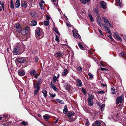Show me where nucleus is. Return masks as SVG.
<instances>
[{"label":"nucleus","mask_w":126,"mask_h":126,"mask_svg":"<svg viewBox=\"0 0 126 126\" xmlns=\"http://www.w3.org/2000/svg\"><path fill=\"white\" fill-rule=\"evenodd\" d=\"M42 82L41 77H39L38 79V81L33 84L34 90V96H36L39 90L40 87V85Z\"/></svg>","instance_id":"obj_1"},{"label":"nucleus","mask_w":126,"mask_h":126,"mask_svg":"<svg viewBox=\"0 0 126 126\" xmlns=\"http://www.w3.org/2000/svg\"><path fill=\"white\" fill-rule=\"evenodd\" d=\"M75 114V113L71 112H69L68 113L67 116L69 119L70 122H72L75 120V119L73 118V116Z\"/></svg>","instance_id":"obj_2"},{"label":"nucleus","mask_w":126,"mask_h":126,"mask_svg":"<svg viewBox=\"0 0 126 126\" xmlns=\"http://www.w3.org/2000/svg\"><path fill=\"white\" fill-rule=\"evenodd\" d=\"M29 30V28L28 26H26L25 29L22 30H21L20 32L21 34L23 35H25L28 32Z\"/></svg>","instance_id":"obj_3"},{"label":"nucleus","mask_w":126,"mask_h":126,"mask_svg":"<svg viewBox=\"0 0 126 126\" xmlns=\"http://www.w3.org/2000/svg\"><path fill=\"white\" fill-rule=\"evenodd\" d=\"M20 47L17 46H16L15 48H14L13 50V53L15 55H18L20 54L19 51L20 50Z\"/></svg>","instance_id":"obj_4"},{"label":"nucleus","mask_w":126,"mask_h":126,"mask_svg":"<svg viewBox=\"0 0 126 126\" xmlns=\"http://www.w3.org/2000/svg\"><path fill=\"white\" fill-rule=\"evenodd\" d=\"M113 35L115 38L116 39L117 41H119L121 42L122 41V39L121 37L117 33L115 32H113Z\"/></svg>","instance_id":"obj_5"},{"label":"nucleus","mask_w":126,"mask_h":126,"mask_svg":"<svg viewBox=\"0 0 126 126\" xmlns=\"http://www.w3.org/2000/svg\"><path fill=\"white\" fill-rule=\"evenodd\" d=\"M14 27H16V30L17 32L19 33H20L21 30V28L19 24L18 23L17 24L15 25Z\"/></svg>","instance_id":"obj_6"},{"label":"nucleus","mask_w":126,"mask_h":126,"mask_svg":"<svg viewBox=\"0 0 126 126\" xmlns=\"http://www.w3.org/2000/svg\"><path fill=\"white\" fill-rule=\"evenodd\" d=\"M100 5L101 7L104 9H105L107 8L106 3L104 1H102L100 2Z\"/></svg>","instance_id":"obj_7"},{"label":"nucleus","mask_w":126,"mask_h":126,"mask_svg":"<svg viewBox=\"0 0 126 126\" xmlns=\"http://www.w3.org/2000/svg\"><path fill=\"white\" fill-rule=\"evenodd\" d=\"M16 60L20 63H24L25 62V60L22 58L18 57L16 59Z\"/></svg>","instance_id":"obj_8"},{"label":"nucleus","mask_w":126,"mask_h":126,"mask_svg":"<svg viewBox=\"0 0 126 126\" xmlns=\"http://www.w3.org/2000/svg\"><path fill=\"white\" fill-rule=\"evenodd\" d=\"M122 102V97L120 96L116 99V104L118 105L120 103H121Z\"/></svg>","instance_id":"obj_9"},{"label":"nucleus","mask_w":126,"mask_h":126,"mask_svg":"<svg viewBox=\"0 0 126 126\" xmlns=\"http://www.w3.org/2000/svg\"><path fill=\"white\" fill-rule=\"evenodd\" d=\"M101 122L99 121H95L92 126H101Z\"/></svg>","instance_id":"obj_10"},{"label":"nucleus","mask_w":126,"mask_h":126,"mask_svg":"<svg viewBox=\"0 0 126 126\" xmlns=\"http://www.w3.org/2000/svg\"><path fill=\"white\" fill-rule=\"evenodd\" d=\"M45 2L43 0L39 2V6L41 9L44 10L45 9L44 6Z\"/></svg>","instance_id":"obj_11"},{"label":"nucleus","mask_w":126,"mask_h":126,"mask_svg":"<svg viewBox=\"0 0 126 126\" xmlns=\"http://www.w3.org/2000/svg\"><path fill=\"white\" fill-rule=\"evenodd\" d=\"M25 73L24 71L23 70H19L18 72V75L20 76H24L25 75Z\"/></svg>","instance_id":"obj_12"},{"label":"nucleus","mask_w":126,"mask_h":126,"mask_svg":"<svg viewBox=\"0 0 126 126\" xmlns=\"http://www.w3.org/2000/svg\"><path fill=\"white\" fill-rule=\"evenodd\" d=\"M76 82L77 83V85L79 87H81L82 84L81 80L79 79H77L76 80Z\"/></svg>","instance_id":"obj_13"},{"label":"nucleus","mask_w":126,"mask_h":126,"mask_svg":"<svg viewBox=\"0 0 126 126\" xmlns=\"http://www.w3.org/2000/svg\"><path fill=\"white\" fill-rule=\"evenodd\" d=\"M102 19L105 23L107 25L110 22L109 20L106 17L103 16L102 17Z\"/></svg>","instance_id":"obj_14"},{"label":"nucleus","mask_w":126,"mask_h":126,"mask_svg":"<svg viewBox=\"0 0 126 126\" xmlns=\"http://www.w3.org/2000/svg\"><path fill=\"white\" fill-rule=\"evenodd\" d=\"M104 28L105 29L106 31L108 33L111 34V31L108 27L105 25L104 26Z\"/></svg>","instance_id":"obj_15"},{"label":"nucleus","mask_w":126,"mask_h":126,"mask_svg":"<svg viewBox=\"0 0 126 126\" xmlns=\"http://www.w3.org/2000/svg\"><path fill=\"white\" fill-rule=\"evenodd\" d=\"M97 22L98 25L101 27L104 26L105 25L104 24H102V21L101 19H98L97 20Z\"/></svg>","instance_id":"obj_16"},{"label":"nucleus","mask_w":126,"mask_h":126,"mask_svg":"<svg viewBox=\"0 0 126 126\" xmlns=\"http://www.w3.org/2000/svg\"><path fill=\"white\" fill-rule=\"evenodd\" d=\"M50 84L51 88L54 91H58V89L55 87V86L52 83L51 81V82Z\"/></svg>","instance_id":"obj_17"},{"label":"nucleus","mask_w":126,"mask_h":126,"mask_svg":"<svg viewBox=\"0 0 126 126\" xmlns=\"http://www.w3.org/2000/svg\"><path fill=\"white\" fill-rule=\"evenodd\" d=\"M21 7L25 8L27 7V6L26 1H24L22 2L21 3Z\"/></svg>","instance_id":"obj_18"},{"label":"nucleus","mask_w":126,"mask_h":126,"mask_svg":"<svg viewBox=\"0 0 126 126\" xmlns=\"http://www.w3.org/2000/svg\"><path fill=\"white\" fill-rule=\"evenodd\" d=\"M68 72V70L66 69H64L62 73V75L63 76H65L67 74Z\"/></svg>","instance_id":"obj_19"},{"label":"nucleus","mask_w":126,"mask_h":126,"mask_svg":"<svg viewBox=\"0 0 126 126\" xmlns=\"http://www.w3.org/2000/svg\"><path fill=\"white\" fill-rule=\"evenodd\" d=\"M36 33L38 36H40L41 34V32L40 31V30L39 28H37L36 29Z\"/></svg>","instance_id":"obj_20"},{"label":"nucleus","mask_w":126,"mask_h":126,"mask_svg":"<svg viewBox=\"0 0 126 126\" xmlns=\"http://www.w3.org/2000/svg\"><path fill=\"white\" fill-rule=\"evenodd\" d=\"M20 4V0H17L15 3L16 7L17 8H18Z\"/></svg>","instance_id":"obj_21"},{"label":"nucleus","mask_w":126,"mask_h":126,"mask_svg":"<svg viewBox=\"0 0 126 126\" xmlns=\"http://www.w3.org/2000/svg\"><path fill=\"white\" fill-rule=\"evenodd\" d=\"M57 56V57H62L63 54L60 52H57L56 53Z\"/></svg>","instance_id":"obj_22"},{"label":"nucleus","mask_w":126,"mask_h":126,"mask_svg":"<svg viewBox=\"0 0 126 126\" xmlns=\"http://www.w3.org/2000/svg\"><path fill=\"white\" fill-rule=\"evenodd\" d=\"M42 93L44 94V96L45 97H46L47 95V91L45 90L44 89L42 90Z\"/></svg>","instance_id":"obj_23"},{"label":"nucleus","mask_w":126,"mask_h":126,"mask_svg":"<svg viewBox=\"0 0 126 126\" xmlns=\"http://www.w3.org/2000/svg\"><path fill=\"white\" fill-rule=\"evenodd\" d=\"M88 94L89 95V97L88 98V100H92L94 98V96L90 94Z\"/></svg>","instance_id":"obj_24"},{"label":"nucleus","mask_w":126,"mask_h":126,"mask_svg":"<svg viewBox=\"0 0 126 126\" xmlns=\"http://www.w3.org/2000/svg\"><path fill=\"white\" fill-rule=\"evenodd\" d=\"M68 111L67 106L65 105V106L64 108L63 109V113L65 114H66L67 113Z\"/></svg>","instance_id":"obj_25"},{"label":"nucleus","mask_w":126,"mask_h":126,"mask_svg":"<svg viewBox=\"0 0 126 126\" xmlns=\"http://www.w3.org/2000/svg\"><path fill=\"white\" fill-rule=\"evenodd\" d=\"M36 71L35 70H33L32 71H31L30 72V73L31 75L32 76H33L36 73Z\"/></svg>","instance_id":"obj_26"},{"label":"nucleus","mask_w":126,"mask_h":126,"mask_svg":"<svg viewBox=\"0 0 126 126\" xmlns=\"http://www.w3.org/2000/svg\"><path fill=\"white\" fill-rule=\"evenodd\" d=\"M49 118V116L48 115H46L44 116V118L46 121H47Z\"/></svg>","instance_id":"obj_27"},{"label":"nucleus","mask_w":126,"mask_h":126,"mask_svg":"<svg viewBox=\"0 0 126 126\" xmlns=\"http://www.w3.org/2000/svg\"><path fill=\"white\" fill-rule=\"evenodd\" d=\"M57 78L56 77L55 75H54L53 79V83H55L57 80Z\"/></svg>","instance_id":"obj_28"},{"label":"nucleus","mask_w":126,"mask_h":126,"mask_svg":"<svg viewBox=\"0 0 126 126\" xmlns=\"http://www.w3.org/2000/svg\"><path fill=\"white\" fill-rule=\"evenodd\" d=\"M94 12L95 14L97 16H99L100 15L99 14L98 11L97 9H95L94 10Z\"/></svg>","instance_id":"obj_29"},{"label":"nucleus","mask_w":126,"mask_h":126,"mask_svg":"<svg viewBox=\"0 0 126 126\" xmlns=\"http://www.w3.org/2000/svg\"><path fill=\"white\" fill-rule=\"evenodd\" d=\"M90 0H80V1L82 3L85 4L86 2H89Z\"/></svg>","instance_id":"obj_30"},{"label":"nucleus","mask_w":126,"mask_h":126,"mask_svg":"<svg viewBox=\"0 0 126 126\" xmlns=\"http://www.w3.org/2000/svg\"><path fill=\"white\" fill-rule=\"evenodd\" d=\"M13 0H11L10 3V7L12 9L14 8V6L13 4Z\"/></svg>","instance_id":"obj_31"},{"label":"nucleus","mask_w":126,"mask_h":126,"mask_svg":"<svg viewBox=\"0 0 126 126\" xmlns=\"http://www.w3.org/2000/svg\"><path fill=\"white\" fill-rule=\"evenodd\" d=\"M88 104L90 106H91L93 105V102L92 101V100H88Z\"/></svg>","instance_id":"obj_32"},{"label":"nucleus","mask_w":126,"mask_h":126,"mask_svg":"<svg viewBox=\"0 0 126 126\" xmlns=\"http://www.w3.org/2000/svg\"><path fill=\"white\" fill-rule=\"evenodd\" d=\"M70 85L67 84L65 87V89L66 90L69 91L70 90Z\"/></svg>","instance_id":"obj_33"},{"label":"nucleus","mask_w":126,"mask_h":126,"mask_svg":"<svg viewBox=\"0 0 126 126\" xmlns=\"http://www.w3.org/2000/svg\"><path fill=\"white\" fill-rule=\"evenodd\" d=\"M88 76H89V79L90 80L92 79V78L93 77V75L92 74L90 73H89L88 74Z\"/></svg>","instance_id":"obj_34"},{"label":"nucleus","mask_w":126,"mask_h":126,"mask_svg":"<svg viewBox=\"0 0 126 126\" xmlns=\"http://www.w3.org/2000/svg\"><path fill=\"white\" fill-rule=\"evenodd\" d=\"M78 46L82 50H85V48L83 47L81 45V44L80 43H79L78 44Z\"/></svg>","instance_id":"obj_35"},{"label":"nucleus","mask_w":126,"mask_h":126,"mask_svg":"<svg viewBox=\"0 0 126 126\" xmlns=\"http://www.w3.org/2000/svg\"><path fill=\"white\" fill-rule=\"evenodd\" d=\"M88 16L90 18V19L91 22H93L94 21L92 15H88Z\"/></svg>","instance_id":"obj_36"},{"label":"nucleus","mask_w":126,"mask_h":126,"mask_svg":"<svg viewBox=\"0 0 126 126\" xmlns=\"http://www.w3.org/2000/svg\"><path fill=\"white\" fill-rule=\"evenodd\" d=\"M20 124H21L22 125H27L28 124V123L27 121L25 122V121H23L22 122L20 123Z\"/></svg>","instance_id":"obj_37"},{"label":"nucleus","mask_w":126,"mask_h":126,"mask_svg":"<svg viewBox=\"0 0 126 126\" xmlns=\"http://www.w3.org/2000/svg\"><path fill=\"white\" fill-rule=\"evenodd\" d=\"M49 21H44V24L45 26H48L49 24Z\"/></svg>","instance_id":"obj_38"},{"label":"nucleus","mask_w":126,"mask_h":126,"mask_svg":"<svg viewBox=\"0 0 126 126\" xmlns=\"http://www.w3.org/2000/svg\"><path fill=\"white\" fill-rule=\"evenodd\" d=\"M56 100L59 103L61 104H63L64 103L63 102L62 100L59 99H56Z\"/></svg>","instance_id":"obj_39"},{"label":"nucleus","mask_w":126,"mask_h":126,"mask_svg":"<svg viewBox=\"0 0 126 126\" xmlns=\"http://www.w3.org/2000/svg\"><path fill=\"white\" fill-rule=\"evenodd\" d=\"M0 4L2 6L3 10H4V2L2 1L0 2Z\"/></svg>","instance_id":"obj_40"},{"label":"nucleus","mask_w":126,"mask_h":126,"mask_svg":"<svg viewBox=\"0 0 126 126\" xmlns=\"http://www.w3.org/2000/svg\"><path fill=\"white\" fill-rule=\"evenodd\" d=\"M105 105L104 104H103L100 107L101 110V111H102L104 110L105 107Z\"/></svg>","instance_id":"obj_41"},{"label":"nucleus","mask_w":126,"mask_h":126,"mask_svg":"<svg viewBox=\"0 0 126 126\" xmlns=\"http://www.w3.org/2000/svg\"><path fill=\"white\" fill-rule=\"evenodd\" d=\"M116 2L117 3H118V4L119 6L121 7V3L120 1V0H116Z\"/></svg>","instance_id":"obj_42"},{"label":"nucleus","mask_w":126,"mask_h":126,"mask_svg":"<svg viewBox=\"0 0 126 126\" xmlns=\"http://www.w3.org/2000/svg\"><path fill=\"white\" fill-rule=\"evenodd\" d=\"M82 70V68L80 66H79L78 67V70L79 72H81Z\"/></svg>","instance_id":"obj_43"},{"label":"nucleus","mask_w":126,"mask_h":126,"mask_svg":"<svg viewBox=\"0 0 126 126\" xmlns=\"http://www.w3.org/2000/svg\"><path fill=\"white\" fill-rule=\"evenodd\" d=\"M97 93L98 94H103L105 93V92L104 91H98Z\"/></svg>","instance_id":"obj_44"},{"label":"nucleus","mask_w":126,"mask_h":126,"mask_svg":"<svg viewBox=\"0 0 126 126\" xmlns=\"http://www.w3.org/2000/svg\"><path fill=\"white\" fill-rule=\"evenodd\" d=\"M111 91L112 94H115V92L114 87L111 88Z\"/></svg>","instance_id":"obj_45"},{"label":"nucleus","mask_w":126,"mask_h":126,"mask_svg":"<svg viewBox=\"0 0 126 126\" xmlns=\"http://www.w3.org/2000/svg\"><path fill=\"white\" fill-rule=\"evenodd\" d=\"M55 40H56V41H57V42L58 43L59 42V40L58 36L57 35H56V38L55 39Z\"/></svg>","instance_id":"obj_46"},{"label":"nucleus","mask_w":126,"mask_h":126,"mask_svg":"<svg viewBox=\"0 0 126 126\" xmlns=\"http://www.w3.org/2000/svg\"><path fill=\"white\" fill-rule=\"evenodd\" d=\"M72 32L73 33V36H74L75 38H77L78 37V36L77 35H76V34H75L74 32V30H73L72 31Z\"/></svg>","instance_id":"obj_47"},{"label":"nucleus","mask_w":126,"mask_h":126,"mask_svg":"<svg viewBox=\"0 0 126 126\" xmlns=\"http://www.w3.org/2000/svg\"><path fill=\"white\" fill-rule=\"evenodd\" d=\"M32 24L33 26H35L36 24V22L34 20H33L32 22Z\"/></svg>","instance_id":"obj_48"},{"label":"nucleus","mask_w":126,"mask_h":126,"mask_svg":"<svg viewBox=\"0 0 126 126\" xmlns=\"http://www.w3.org/2000/svg\"><path fill=\"white\" fill-rule=\"evenodd\" d=\"M75 31L76 34L78 36V37L79 38H80V36L79 34L78 33V31L76 30H75Z\"/></svg>","instance_id":"obj_49"},{"label":"nucleus","mask_w":126,"mask_h":126,"mask_svg":"<svg viewBox=\"0 0 126 126\" xmlns=\"http://www.w3.org/2000/svg\"><path fill=\"white\" fill-rule=\"evenodd\" d=\"M49 94L50 96L52 97H54L56 95V94H53L50 93H49Z\"/></svg>","instance_id":"obj_50"},{"label":"nucleus","mask_w":126,"mask_h":126,"mask_svg":"<svg viewBox=\"0 0 126 126\" xmlns=\"http://www.w3.org/2000/svg\"><path fill=\"white\" fill-rule=\"evenodd\" d=\"M81 91L84 94H86V91L84 89H82L81 90Z\"/></svg>","instance_id":"obj_51"},{"label":"nucleus","mask_w":126,"mask_h":126,"mask_svg":"<svg viewBox=\"0 0 126 126\" xmlns=\"http://www.w3.org/2000/svg\"><path fill=\"white\" fill-rule=\"evenodd\" d=\"M100 68H101V70H102V71H104V70L107 71L108 70L106 68H104L101 67Z\"/></svg>","instance_id":"obj_52"},{"label":"nucleus","mask_w":126,"mask_h":126,"mask_svg":"<svg viewBox=\"0 0 126 126\" xmlns=\"http://www.w3.org/2000/svg\"><path fill=\"white\" fill-rule=\"evenodd\" d=\"M125 53L124 52H123L119 54V55L120 57H122L123 55H124Z\"/></svg>","instance_id":"obj_53"},{"label":"nucleus","mask_w":126,"mask_h":126,"mask_svg":"<svg viewBox=\"0 0 126 126\" xmlns=\"http://www.w3.org/2000/svg\"><path fill=\"white\" fill-rule=\"evenodd\" d=\"M108 37L111 39V41H113V39L112 38V36L111 35H110Z\"/></svg>","instance_id":"obj_54"},{"label":"nucleus","mask_w":126,"mask_h":126,"mask_svg":"<svg viewBox=\"0 0 126 126\" xmlns=\"http://www.w3.org/2000/svg\"><path fill=\"white\" fill-rule=\"evenodd\" d=\"M35 61L36 62H38V61L39 60V59L37 57H36L35 58Z\"/></svg>","instance_id":"obj_55"},{"label":"nucleus","mask_w":126,"mask_h":126,"mask_svg":"<svg viewBox=\"0 0 126 126\" xmlns=\"http://www.w3.org/2000/svg\"><path fill=\"white\" fill-rule=\"evenodd\" d=\"M39 76V75L38 74H35V78L36 79H37L38 78V77Z\"/></svg>","instance_id":"obj_56"},{"label":"nucleus","mask_w":126,"mask_h":126,"mask_svg":"<svg viewBox=\"0 0 126 126\" xmlns=\"http://www.w3.org/2000/svg\"><path fill=\"white\" fill-rule=\"evenodd\" d=\"M98 30L99 32L100 33V34L102 35H103L102 33V31H101L99 29H98Z\"/></svg>","instance_id":"obj_57"},{"label":"nucleus","mask_w":126,"mask_h":126,"mask_svg":"<svg viewBox=\"0 0 126 126\" xmlns=\"http://www.w3.org/2000/svg\"><path fill=\"white\" fill-rule=\"evenodd\" d=\"M86 124L87 126H89V125L90 123L88 120L87 121L86 123Z\"/></svg>","instance_id":"obj_58"},{"label":"nucleus","mask_w":126,"mask_h":126,"mask_svg":"<svg viewBox=\"0 0 126 126\" xmlns=\"http://www.w3.org/2000/svg\"><path fill=\"white\" fill-rule=\"evenodd\" d=\"M124 39L126 41V35H125L123 37Z\"/></svg>","instance_id":"obj_59"},{"label":"nucleus","mask_w":126,"mask_h":126,"mask_svg":"<svg viewBox=\"0 0 126 126\" xmlns=\"http://www.w3.org/2000/svg\"><path fill=\"white\" fill-rule=\"evenodd\" d=\"M46 17H47V20H48L47 21H48V20L50 19V17L48 15H47V16Z\"/></svg>","instance_id":"obj_60"},{"label":"nucleus","mask_w":126,"mask_h":126,"mask_svg":"<svg viewBox=\"0 0 126 126\" xmlns=\"http://www.w3.org/2000/svg\"><path fill=\"white\" fill-rule=\"evenodd\" d=\"M108 24L109 25V27L111 28L113 27V26L111 25V24H110V22Z\"/></svg>","instance_id":"obj_61"},{"label":"nucleus","mask_w":126,"mask_h":126,"mask_svg":"<svg viewBox=\"0 0 126 126\" xmlns=\"http://www.w3.org/2000/svg\"><path fill=\"white\" fill-rule=\"evenodd\" d=\"M54 30L56 32H57L58 31L57 30V29L56 28H55L54 29Z\"/></svg>","instance_id":"obj_62"},{"label":"nucleus","mask_w":126,"mask_h":126,"mask_svg":"<svg viewBox=\"0 0 126 126\" xmlns=\"http://www.w3.org/2000/svg\"><path fill=\"white\" fill-rule=\"evenodd\" d=\"M58 119H55V123H57L58 121Z\"/></svg>","instance_id":"obj_63"},{"label":"nucleus","mask_w":126,"mask_h":126,"mask_svg":"<svg viewBox=\"0 0 126 126\" xmlns=\"http://www.w3.org/2000/svg\"><path fill=\"white\" fill-rule=\"evenodd\" d=\"M3 118H6L7 117V115H3L2 116Z\"/></svg>","instance_id":"obj_64"}]
</instances>
